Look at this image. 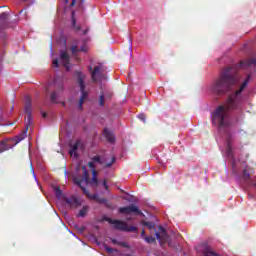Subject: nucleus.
<instances>
[{
    "label": "nucleus",
    "mask_w": 256,
    "mask_h": 256,
    "mask_svg": "<svg viewBox=\"0 0 256 256\" xmlns=\"http://www.w3.org/2000/svg\"><path fill=\"white\" fill-rule=\"evenodd\" d=\"M251 81V75H248L240 88L234 93L228 95L223 105L218 106L212 113V123L218 127H227L229 125V117L231 111H243V96L241 94L245 91V87Z\"/></svg>",
    "instance_id": "obj_1"
},
{
    "label": "nucleus",
    "mask_w": 256,
    "mask_h": 256,
    "mask_svg": "<svg viewBox=\"0 0 256 256\" xmlns=\"http://www.w3.org/2000/svg\"><path fill=\"white\" fill-rule=\"evenodd\" d=\"M89 211V207L83 206V208L78 212V217H85Z\"/></svg>",
    "instance_id": "obj_20"
},
{
    "label": "nucleus",
    "mask_w": 256,
    "mask_h": 256,
    "mask_svg": "<svg viewBox=\"0 0 256 256\" xmlns=\"http://www.w3.org/2000/svg\"><path fill=\"white\" fill-rule=\"evenodd\" d=\"M103 136L105 137L106 141H108L111 145L115 143V134L108 128H104Z\"/></svg>",
    "instance_id": "obj_12"
},
{
    "label": "nucleus",
    "mask_w": 256,
    "mask_h": 256,
    "mask_svg": "<svg viewBox=\"0 0 256 256\" xmlns=\"http://www.w3.org/2000/svg\"><path fill=\"white\" fill-rule=\"evenodd\" d=\"M52 64H53V67H59V60L58 59H53Z\"/></svg>",
    "instance_id": "obj_28"
},
{
    "label": "nucleus",
    "mask_w": 256,
    "mask_h": 256,
    "mask_svg": "<svg viewBox=\"0 0 256 256\" xmlns=\"http://www.w3.org/2000/svg\"><path fill=\"white\" fill-rule=\"evenodd\" d=\"M64 87H63V81L56 79L54 82V91L50 95V101L51 103H59V99H61V96L63 95Z\"/></svg>",
    "instance_id": "obj_7"
},
{
    "label": "nucleus",
    "mask_w": 256,
    "mask_h": 256,
    "mask_svg": "<svg viewBox=\"0 0 256 256\" xmlns=\"http://www.w3.org/2000/svg\"><path fill=\"white\" fill-rule=\"evenodd\" d=\"M14 145L10 141L4 140L0 142V153H5L9 149H13Z\"/></svg>",
    "instance_id": "obj_13"
},
{
    "label": "nucleus",
    "mask_w": 256,
    "mask_h": 256,
    "mask_svg": "<svg viewBox=\"0 0 256 256\" xmlns=\"http://www.w3.org/2000/svg\"><path fill=\"white\" fill-rule=\"evenodd\" d=\"M63 203L69 207L70 209H77V207H81V202H79V199L76 196H62Z\"/></svg>",
    "instance_id": "obj_8"
},
{
    "label": "nucleus",
    "mask_w": 256,
    "mask_h": 256,
    "mask_svg": "<svg viewBox=\"0 0 256 256\" xmlns=\"http://www.w3.org/2000/svg\"><path fill=\"white\" fill-rule=\"evenodd\" d=\"M60 61L63 67H65L66 71L71 70V56H69V53H67V51H60Z\"/></svg>",
    "instance_id": "obj_11"
},
{
    "label": "nucleus",
    "mask_w": 256,
    "mask_h": 256,
    "mask_svg": "<svg viewBox=\"0 0 256 256\" xmlns=\"http://www.w3.org/2000/svg\"><path fill=\"white\" fill-rule=\"evenodd\" d=\"M54 191L58 199H63V191H61V188L59 186H56L54 188Z\"/></svg>",
    "instance_id": "obj_19"
},
{
    "label": "nucleus",
    "mask_w": 256,
    "mask_h": 256,
    "mask_svg": "<svg viewBox=\"0 0 256 256\" xmlns=\"http://www.w3.org/2000/svg\"><path fill=\"white\" fill-rule=\"evenodd\" d=\"M158 229L160 233L156 232V239H158V241H163V237H167V230H165L163 226H159Z\"/></svg>",
    "instance_id": "obj_15"
},
{
    "label": "nucleus",
    "mask_w": 256,
    "mask_h": 256,
    "mask_svg": "<svg viewBox=\"0 0 256 256\" xmlns=\"http://www.w3.org/2000/svg\"><path fill=\"white\" fill-rule=\"evenodd\" d=\"M138 118L145 123V119H146L145 114H139Z\"/></svg>",
    "instance_id": "obj_31"
},
{
    "label": "nucleus",
    "mask_w": 256,
    "mask_h": 256,
    "mask_svg": "<svg viewBox=\"0 0 256 256\" xmlns=\"http://www.w3.org/2000/svg\"><path fill=\"white\" fill-rule=\"evenodd\" d=\"M42 117H44V118L47 117V113L44 112V113L42 114Z\"/></svg>",
    "instance_id": "obj_40"
},
{
    "label": "nucleus",
    "mask_w": 256,
    "mask_h": 256,
    "mask_svg": "<svg viewBox=\"0 0 256 256\" xmlns=\"http://www.w3.org/2000/svg\"><path fill=\"white\" fill-rule=\"evenodd\" d=\"M91 159L93 163H99V165H105V161L101 159V156H94Z\"/></svg>",
    "instance_id": "obj_18"
},
{
    "label": "nucleus",
    "mask_w": 256,
    "mask_h": 256,
    "mask_svg": "<svg viewBox=\"0 0 256 256\" xmlns=\"http://www.w3.org/2000/svg\"><path fill=\"white\" fill-rule=\"evenodd\" d=\"M24 111L27 115V117L25 118V129L21 137H18L17 143H19V141H23V139L27 137V131H29V129H31V127L33 126V115L31 114V98L29 96L26 97Z\"/></svg>",
    "instance_id": "obj_4"
},
{
    "label": "nucleus",
    "mask_w": 256,
    "mask_h": 256,
    "mask_svg": "<svg viewBox=\"0 0 256 256\" xmlns=\"http://www.w3.org/2000/svg\"><path fill=\"white\" fill-rule=\"evenodd\" d=\"M243 179L245 181H249V179H251V174L249 173V170H247V168H245L243 171Z\"/></svg>",
    "instance_id": "obj_21"
},
{
    "label": "nucleus",
    "mask_w": 256,
    "mask_h": 256,
    "mask_svg": "<svg viewBox=\"0 0 256 256\" xmlns=\"http://www.w3.org/2000/svg\"><path fill=\"white\" fill-rule=\"evenodd\" d=\"M115 161H117V158H116L115 156H113L111 162L106 163V164L104 165V167H105L106 169H109V167H111V166L113 165V163H115Z\"/></svg>",
    "instance_id": "obj_25"
},
{
    "label": "nucleus",
    "mask_w": 256,
    "mask_h": 256,
    "mask_svg": "<svg viewBox=\"0 0 256 256\" xmlns=\"http://www.w3.org/2000/svg\"><path fill=\"white\" fill-rule=\"evenodd\" d=\"M98 203H107V199L100 198V199H98Z\"/></svg>",
    "instance_id": "obj_33"
},
{
    "label": "nucleus",
    "mask_w": 256,
    "mask_h": 256,
    "mask_svg": "<svg viewBox=\"0 0 256 256\" xmlns=\"http://www.w3.org/2000/svg\"><path fill=\"white\" fill-rule=\"evenodd\" d=\"M70 51L72 52V55L74 57H77V53H79V48L77 47V45H74L70 48Z\"/></svg>",
    "instance_id": "obj_23"
},
{
    "label": "nucleus",
    "mask_w": 256,
    "mask_h": 256,
    "mask_svg": "<svg viewBox=\"0 0 256 256\" xmlns=\"http://www.w3.org/2000/svg\"><path fill=\"white\" fill-rule=\"evenodd\" d=\"M71 19L73 29H75V31H79L81 27L77 26V19H75V11H72Z\"/></svg>",
    "instance_id": "obj_17"
},
{
    "label": "nucleus",
    "mask_w": 256,
    "mask_h": 256,
    "mask_svg": "<svg viewBox=\"0 0 256 256\" xmlns=\"http://www.w3.org/2000/svg\"><path fill=\"white\" fill-rule=\"evenodd\" d=\"M103 71V65H98L93 68V70L91 71L93 83H97V81H101V79H103Z\"/></svg>",
    "instance_id": "obj_10"
},
{
    "label": "nucleus",
    "mask_w": 256,
    "mask_h": 256,
    "mask_svg": "<svg viewBox=\"0 0 256 256\" xmlns=\"http://www.w3.org/2000/svg\"><path fill=\"white\" fill-rule=\"evenodd\" d=\"M106 251H108V253H113V249L109 247H106Z\"/></svg>",
    "instance_id": "obj_37"
},
{
    "label": "nucleus",
    "mask_w": 256,
    "mask_h": 256,
    "mask_svg": "<svg viewBox=\"0 0 256 256\" xmlns=\"http://www.w3.org/2000/svg\"><path fill=\"white\" fill-rule=\"evenodd\" d=\"M228 153H231V144H228Z\"/></svg>",
    "instance_id": "obj_38"
},
{
    "label": "nucleus",
    "mask_w": 256,
    "mask_h": 256,
    "mask_svg": "<svg viewBox=\"0 0 256 256\" xmlns=\"http://www.w3.org/2000/svg\"><path fill=\"white\" fill-rule=\"evenodd\" d=\"M99 105H100V107H103L105 105V94L100 95Z\"/></svg>",
    "instance_id": "obj_26"
},
{
    "label": "nucleus",
    "mask_w": 256,
    "mask_h": 256,
    "mask_svg": "<svg viewBox=\"0 0 256 256\" xmlns=\"http://www.w3.org/2000/svg\"><path fill=\"white\" fill-rule=\"evenodd\" d=\"M76 4H77V0H72L70 7H75Z\"/></svg>",
    "instance_id": "obj_34"
},
{
    "label": "nucleus",
    "mask_w": 256,
    "mask_h": 256,
    "mask_svg": "<svg viewBox=\"0 0 256 256\" xmlns=\"http://www.w3.org/2000/svg\"><path fill=\"white\" fill-rule=\"evenodd\" d=\"M68 0H66V3H67Z\"/></svg>",
    "instance_id": "obj_49"
},
{
    "label": "nucleus",
    "mask_w": 256,
    "mask_h": 256,
    "mask_svg": "<svg viewBox=\"0 0 256 256\" xmlns=\"http://www.w3.org/2000/svg\"><path fill=\"white\" fill-rule=\"evenodd\" d=\"M32 173L35 174V170L34 169H32Z\"/></svg>",
    "instance_id": "obj_44"
},
{
    "label": "nucleus",
    "mask_w": 256,
    "mask_h": 256,
    "mask_svg": "<svg viewBox=\"0 0 256 256\" xmlns=\"http://www.w3.org/2000/svg\"><path fill=\"white\" fill-rule=\"evenodd\" d=\"M7 17H9V13H7V12L0 14V19L2 21H5L7 19Z\"/></svg>",
    "instance_id": "obj_27"
},
{
    "label": "nucleus",
    "mask_w": 256,
    "mask_h": 256,
    "mask_svg": "<svg viewBox=\"0 0 256 256\" xmlns=\"http://www.w3.org/2000/svg\"><path fill=\"white\" fill-rule=\"evenodd\" d=\"M144 241H146V243H155L156 239L153 236H146L144 237Z\"/></svg>",
    "instance_id": "obj_24"
},
{
    "label": "nucleus",
    "mask_w": 256,
    "mask_h": 256,
    "mask_svg": "<svg viewBox=\"0 0 256 256\" xmlns=\"http://www.w3.org/2000/svg\"><path fill=\"white\" fill-rule=\"evenodd\" d=\"M79 51H81L82 53H87V46L83 45L79 48Z\"/></svg>",
    "instance_id": "obj_30"
},
{
    "label": "nucleus",
    "mask_w": 256,
    "mask_h": 256,
    "mask_svg": "<svg viewBox=\"0 0 256 256\" xmlns=\"http://www.w3.org/2000/svg\"><path fill=\"white\" fill-rule=\"evenodd\" d=\"M122 199H124L125 201H127V197L123 196Z\"/></svg>",
    "instance_id": "obj_41"
},
{
    "label": "nucleus",
    "mask_w": 256,
    "mask_h": 256,
    "mask_svg": "<svg viewBox=\"0 0 256 256\" xmlns=\"http://www.w3.org/2000/svg\"><path fill=\"white\" fill-rule=\"evenodd\" d=\"M121 193H125V190L120 189Z\"/></svg>",
    "instance_id": "obj_42"
},
{
    "label": "nucleus",
    "mask_w": 256,
    "mask_h": 256,
    "mask_svg": "<svg viewBox=\"0 0 256 256\" xmlns=\"http://www.w3.org/2000/svg\"><path fill=\"white\" fill-rule=\"evenodd\" d=\"M84 35H87V33H89V29H86V30H84Z\"/></svg>",
    "instance_id": "obj_39"
},
{
    "label": "nucleus",
    "mask_w": 256,
    "mask_h": 256,
    "mask_svg": "<svg viewBox=\"0 0 256 256\" xmlns=\"http://www.w3.org/2000/svg\"><path fill=\"white\" fill-rule=\"evenodd\" d=\"M109 97H111V94H109Z\"/></svg>",
    "instance_id": "obj_48"
},
{
    "label": "nucleus",
    "mask_w": 256,
    "mask_h": 256,
    "mask_svg": "<svg viewBox=\"0 0 256 256\" xmlns=\"http://www.w3.org/2000/svg\"><path fill=\"white\" fill-rule=\"evenodd\" d=\"M89 70H90V71L93 70V67H90Z\"/></svg>",
    "instance_id": "obj_45"
},
{
    "label": "nucleus",
    "mask_w": 256,
    "mask_h": 256,
    "mask_svg": "<svg viewBox=\"0 0 256 256\" xmlns=\"http://www.w3.org/2000/svg\"><path fill=\"white\" fill-rule=\"evenodd\" d=\"M142 225H144V227L151 229H155V223L153 222H147V221H143Z\"/></svg>",
    "instance_id": "obj_22"
},
{
    "label": "nucleus",
    "mask_w": 256,
    "mask_h": 256,
    "mask_svg": "<svg viewBox=\"0 0 256 256\" xmlns=\"http://www.w3.org/2000/svg\"><path fill=\"white\" fill-rule=\"evenodd\" d=\"M92 177H97V170L96 169L92 170Z\"/></svg>",
    "instance_id": "obj_35"
},
{
    "label": "nucleus",
    "mask_w": 256,
    "mask_h": 256,
    "mask_svg": "<svg viewBox=\"0 0 256 256\" xmlns=\"http://www.w3.org/2000/svg\"><path fill=\"white\" fill-rule=\"evenodd\" d=\"M103 187L106 189V191H109V185H107V180H103Z\"/></svg>",
    "instance_id": "obj_32"
},
{
    "label": "nucleus",
    "mask_w": 256,
    "mask_h": 256,
    "mask_svg": "<svg viewBox=\"0 0 256 256\" xmlns=\"http://www.w3.org/2000/svg\"><path fill=\"white\" fill-rule=\"evenodd\" d=\"M75 75H76L77 83L80 87V91L82 93L80 100H79L78 109H83V103H85V100L87 99V91H85V77L86 76L81 71H76Z\"/></svg>",
    "instance_id": "obj_6"
},
{
    "label": "nucleus",
    "mask_w": 256,
    "mask_h": 256,
    "mask_svg": "<svg viewBox=\"0 0 256 256\" xmlns=\"http://www.w3.org/2000/svg\"><path fill=\"white\" fill-rule=\"evenodd\" d=\"M107 207H111V204H107Z\"/></svg>",
    "instance_id": "obj_46"
},
{
    "label": "nucleus",
    "mask_w": 256,
    "mask_h": 256,
    "mask_svg": "<svg viewBox=\"0 0 256 256\" xmlns=\"http://www.w3.org/2000/svg\"><path fill=\"white\" fill-rule=\"evenodd\" d=\"M88 167L93 171V169H95V162L93 161L88 162Z\"/></svg>",
    "instance_id": "obj_29"
},
{
    "label": "nucleus",
    "mask_w": 256,
    "mask_h": 256,
    "mask_svg": "<svg viewBox=\"0 0 256 256\" xmlns=\"http://www.w3.org/2000/svg\"><path fill=\"white\" fill-rule=\"evenodd\" d=\"M105 221L110 223V225H114V229L117 231H126L127 233H136L138 228L136 226H129L127 222L123 220H113L111 218H105Z\"/></svg>",
    "instance_id": "obj_5"
},
{
    "label": "nucleus",
    "mask_w": 256,
    "mask_h": 256,
    "mask_svg": "<svg viewBox=\"0 0 256 256\" xmlns=\"http://www.w3.org/2000/svg\"><path fill=\"white\" fill-rule=\"evenodd\" d=\"M253 185H254V187L256 188V183H254Z\"/></svg>",
    "instance_id": "obj_47"
},
{
    "label": "nucleus",
    "mask_w": 256,
    "mask_h": 256,
    "mask_svg": "<svg viewBox=\"0 0 256 256\" xmlns=\"http://www.w3.org/2000/svg\"><path fill=\"white\" fill-rule=\"evenodd\" d=\"M83 176L82 178H75L74 183L80 187V189L83 191L84 195H87V197H91V199H97V195L89 196V190L83 186V183L85 182L86 185H92L93 187H97L99 185V179L97 177L89 178V171L87 170V166H82Z\"/></svg>",
    "instance_id": "obj_3"
},
{
    "label": "nucleus",
    "mask_w": 256,
    "mask_h": 256,
    "mask_svg": "<svg viewBox=\"0 0 256 256\" xmlns=\"http://www.w3.org/2000/svg\"><path fill=\"white\" fill-rule=\"evenodd\" d=\"M200 249H202L204 256H219V254L213 252L211 247H209L207 244L200 245Z\"/></svg>",
    "instance_id": "obj_14"
},
{
    "label": "nucleus",
    "mask_w": 256,
    "mask_h": 256,
    "mask_svg": "<svg viewBox=\"0 0 256 256\" xmlns=\"http://www.w3.org/2000/svg\"><path fill=\"white\" fill-rule=\"evenodd\" d=\"M79 143L80 141H76L75 144L71 146V149L69 151L70 155H74V157H77V151L79 150Z\"/></svg>",
    "instance_id": "obj_16"
},
{
    "label": "nucleus",
    "mask_w": 256,
    "mask_h": 256,
    "mask_svg": "<svg viewBox=\"0 0 256 256\" xmlns=\"http://www.w3.org/2000/svg\"><path fill=\"white\" fill-rule=\"evenodd\" d=\"M63 107H65V102H62Z\"/></svg>",
    "instance_id": "obj_43"
},
{
    "label": "nucleus",
    "mask_w": 256,
    "mask_h": 256,
    "mask_svg": "<svg viewBox=\"0 0 256 256\" xmlns=\"http://www.w3.org/2000/svg\"><path fill=\"white\" fill-rule=\"evenodd\" d=\"M118 213H121L122 215H131V213H137L138 215H143V212L140 211L139 207H137L135 204H132L130 206L120 207L118 209Z\"/></svg>",
    "instance_id": "obj_9"
},
{
    "label": "nucleus",
    "mask_w": 256,
    "mask_h": 256,
    "mask_svg": "<svg viewBox=\"0 0 256 256\" xmlns=\"http://www.w3.org/2000/svg\"><path fill=\"white\" fill-rule=\"evenodd\" d=\"M237 83V78L233 73V68H225L219 77L212 83L211 89L215 95H226V93H233V87Z\"/></svg>",
    "instance_id": "obj_2"
},
{
    "label": "nucleus",
    "mask_w": 256,
    "mask_h": 256,
    "mask_svg": "<svg viewBox=\"0 0 256 256\" xmlns=\"http://www.w3.org/2000/svg\"><path fill=\"white\" fill-rule=\"evenodd\" d=\"M140 237H142V239H145V237H147V236H145V230H142Z\"/></svg>",
    "instance_id": "obj_36"
}]
</instances>
